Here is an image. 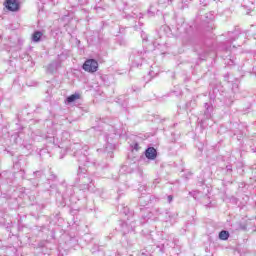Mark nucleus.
<instances>
[{"instance_id": "14", "label": "nucleus", "mask_w": 256, "mask_h": 256, "mask_svg": "<svg viewBox=\"0 0 256 256\" xmlns=\"http://www.w3.org/2000/svg\"><path fill=\"white\" fill-rule=\"evenodd\" d=\"M118 209H124V210L122 211V213H124L125 215H127V213L129 212V208H126V207L123 206V205H120V206L118 207Z\"/></svg>"}, {"instance_id": "10", "label": "nucleus", "mask_w": 256, "mask_h": 256, "mask_svg": "<svg viewBox=\"0 0 256 256\" xmlns=\"http://www.w3.org/2000/svg\"><path fill=\"white\" fill-rule=\"evenodd\" d=\"M229 231H227V230H222V231H220V233H219V239L221 240V241H227V239H229Z\"/></svg>"}, {"instance_id": "6", "label": "nucleus", "mask_w": 256, "mask_h": 256, "mask_svg": "<svg viewBox=\"0 0 256 256\" xmlns=\"http://www.w3.org/2000/svg\"><path fill=\"white\" fill-rule=\"evenodd\" d=\"M60 67H61V60L60 59L54 60L48 65L47 72L55 73V71H57V69H59Z\"/></svg>"}, {"instance_id": "29", "label": "nucleus", "mask_w": 256, "mask_h": 256, "mask_svg": "<svg viewBox=\"0 0 256 256\" xmlns=\"http://www.w3.org/2000/svg\"><path fill=\"white\" fill-rule=\"evenodd\" d=\"M63 135H69V133H67V132H64V133H63Z\"/></svg>"}, {"instance_id": "20", "label": "nucleus", "mask_w": 256, "mask_h": 256, "mask_svg": "<svg viewBox=\"0 0 256 256\" xmlns=\"http://www.w3.org/2000/svg\"><path fill=\"white\" fill-rule=\"evenodd\" d=\"M235 89H239V84L237 83L232 84V90L235 91Z\"/></svg>"}, {"instance_id": "22", "label": "nucleus", "mask_w": 256, "mask_h": 256, "mask_svg": "<svg viewBox=\"0 0 256 256\" xmlns=\"http://www.w3.org/2000/svg\"><path fill=\"white\" fill-rule=\"evenodd\" d=\"M41 174H42L41 171H36V172H34V175H39V177H41Z\"/></svg>"}, {"instance_id": "8", "label": "nucleus", "mask_w": 256, "mask_h": 256, "mask_svg": "<svg viewBox=\"0 0 256 256\" xmlns=\"http://www.w3.org/2000/svg\"><path fill=\"white\" fill-rule=\"evenodd\" d=\"M41 37H43V32L35 31L32 34V41H33V43H39V41H41Z\"/></svg>"}, {"instance_id": "2", "label": "nucleus", "mask_w": 256, "mask_h": 256, "mask_svg": "<svg viewBox=\"0 0 256 256\" xmlns=\"http://www.w3.org/2000/svg\"><path fill=\"white\" fill-rule=\"evenodd\" d=\"M74 157L77 158V161L78 163H80V165H83L84 167H87L89 165L90 158H89V152H87V147L74 152Z\"/></svg>"}, {"instance_id": "9", "label": "nucleus", "mask_w": 256, "mask_h": 256, "mask_svg": "<svg viewBox=\"0 0 256 256\" xmlns=\"http://www.w3.org/2000/svg\"><path fill=\"white\" fill-rule=\"evenodd\" d=\"M204 107L206 109L204 115H206L207 119H209V117H211V111H213V106H211L209 103H205Z\"/></svg>"}, {"instance_id": "5", "label": "nucleus", "mask_w": 256, "mask_h": 256, "mask_svg": "<svg viewBox=\"0 0 256 256\" xmlns=\"http://www.w3.org/2000/svg\"><path fill=\"white\" fill-rule=\"evenodd\" d=\"M4 5L8 11H19V2L17 0H5Z\"/></svg>"}, {"instance_id": "23", "label": "nucleus", "mask_w": 256, "mask_h": 256, "mask_svg": "<svg viewBox=\"0 0 256 256\" xmlns=\"http://www.w3.org/2000/svg\"><path fill=\"white\" fill-rule=\"evenodd\" d=\"M206 19H213V14H210V16L209 15H206Z\"/></svg>"}, {"instance_id": "19", "label": "nucleus", "mask_w": 256, "mask_h": 256, "mask_svg": "<svg viewBox=\"0 0 256 256\" xmlns=\"http://www.w3.org/2000/svg\"><path fill=\"white\" fill-rule=\"evenodd\" d=\"M167 203H173V195L167 196Z\"/></svg>"}, {"instance_id": "13", "label": "nucleus", "mask_w": 256, "mask_h": 256, "mask_svg": "<svg viewBox=\"0 0 256 256\" xmlns=\"http://www.w3.org/2000/svg\"><path fill=\"white\" fill-rule=\"evenodd\" d=\"M48 181H57V175H55L54 173H51L48 178Z\"/></svg>"}, {"instance_id": "24", "label": "nucleus", "mask_w": 256, "mask_h": 256, "mask_svg": "<svg viewBox=\"0 0 256 256\" xmlns=\"http://www.w3.org/2000/svg\"><path fill=\"white\" fill-rule=\"evenodd\" d=\"M154 187H157L159 185V182H153Z\"/></svg>"}, {"instance_id": "31", "label": "nucleus", "mask_w": 256, "mask_h": 256, "mask_svg": "<svg viewBox=\"0 0 256 256\" xmlns=\"http://www.w3.org/2000/svg\"><path fill=\"white\" fill-rule=\"evenodd\" d=\"M148 13H151V10H148Z\"/></svg>"}, {"instance_id": "15", "label": "nucleus", "mask_w": 256, "mask_h": 256, "mask_svg": "<svg viewBox=\"0 0 256 256\" xmlns=\"http://www.w3.org/2000/svg\"><path fill=\"white\" fill-rule=\"evenodd\" d=\"M137 91H141V88H139V87H137V86H132V87H131V92H132V93H135V92H137Z\"/></svg>"}, {"instance_id": "11", "label": "nucleus", "mask_w": 256, "mask_h": 256, "mask_svg": "<svg viewBox=\"0 0 256 256\" xmlns=\"http://www.w3.org/2000/svg\"><path fill=\"white\" fill-rule=\"evenodd\" d=\"M170 3H173V0H158V5L161 7H167Z\"/></svg>"}, {"instance_id": "27", "label": "nucleus", "mask_w": 256, "mask_h": 256, "mask_svg": "<svg viewBox=\"0 0 256 256\" xmlns=\"http://www.w3.org/2000/svg\"><path fill=\"white\" fill-rule=\"evenodd\" d=\"M166 215H169V217H172L170 212H167Z\"/></svg>"}, {"instance_id": "17", "label": "nucleus", "mask_w": 256, "mask_h": 256, "mask_svg": "<svg viewBox=\"0 0 256 256\" xmlns=\"http://www.w3.org/2000/svg\"><path fill=\"white\" fill-rule=\"evenodd\" d=\"M138 53V56H136V59H143V53H145V52H143V51H138L137 52Z\"/></svg>"}, {"instance_id": "32", "label": "nucleus", "mask_w": 256, "mask_h": 256, "mask_svg": "<svg viewBox=\"0 0 256 256\" xmlns=\"http://www.w3.org/2000/svg\"><path fill=\"white\" fill-rule=\"evenodd\" d=\"M231 170V168L228 167V171Z\"/></svg>"}, {"instance_id": "16", "label": "nucleus", "mask_w": 256, "mask_h": 256, "mask_svg": "<svg viewBox=\"0 0 256 256\" xmlns=\"http://www.w3.org/2000/svg\"><path fill=\"white\" fill-rule=\"evenodd\" d=\"M152 215L153 214H151V212H147V215L146 216H142V218L148 220V219H151Z\"/></svg>"}, {"instance_id": "26", "label": "nucleus", "mask_w": 256, "mask_h": 256, "mask_svg": "<svg viewBox=\"0 0 256 256\" xmlns=\"http://www.w3.org/2000/svg\"><path fill=\"white\" fill-rule=\"evenodd\" d=\"M94 9H95L96 11H99V9H101V7H97V6H96Z\"/></svg>"}, {"instance_id": "1", "label": "nucleus", "mask_w": 256, "mask_h": 256, "mask_svg": "<svg viewBox=\"0 0 256 256\" xmlns=\"http://www.w3.org/2000/svg\"><path fill=\"white\" fill-rule=\"evenodd\" d=\"M85 173H87V169L83 168L82 166H79L78 169V176L80 180V190L81 191H93V180L89 176H85Z\"/></svg>"}, {"instance_id": "4", "label": "nucleus", "mask_w": 256, "mask_h": 256, "mask_svg": "<svg viewBox=\"0 0 256 256\" xmlns=\"http://www.w3.org/2000/svg\"><path fill=\"white\" fill-rule=\"evenodd\" d=\"M144 155L149 161H155L157 159V149H155V147H148L145 150Z\"/></svg>"}, {"instance_id": "3", "label": "nucleus", "mask_w": 256, "mask_h": 256, "mask_svg": "<svg viewBox=\"0 0 256 256\" xmlns=\"http://www.w3.org/2000/svg\"><path fill=\"white\" fill-rule=\"evenodd\" d=\"M84 71H88V73H96L99 69V63L95 59L86 60L83 64Z\"/></svg>"}, {"instance_id": "18", "label": "nucleus", "mask_w": 256, "mask_h": 256, "mask_svg": "<svg viewBox=\"0 0 256 256\" xmlns=\"http://www.w3.org/2000/svg\"><path fill=\"white\" fill-rule=\"evenodd\" d=\"M158 249H160V253H165V244L158 246Z\"/></svg>"}, {"instance_id": "25", "label": "nucleus", "mask_w": 256, "mask_h": 256, "mask_svg": "<svg viewBox=\"0 0 256 256\" xmlns=\"http://www.w3.org/2000/svg\"><path fill=\"white\" fill-rule=\"evenodd\" d=\"M134 149H139V144H135Z\"/></svg>"}, {"instance_id": "30", "label": "nucleus", "mask_w": 256, "mask_h": 256, "mask_svg": "<svg viewBox=\"0 0 256 256\" xmlns=\"http://www.w3.org/2000/svg\"><path fill=\"white\" fill-rule=\"evenodd\" d=\"M207 6V3L204 4V7Z\"/></svg>"}, {"instance_id": "7", "label": "nucleus", "mask_w": 256, "mask_h": 256, "mask_svg": "<svg viewBox=\"0 0 256 256\" xmlns=\"http://www.w3.org/2000/svg\"><path fill=\"white\" fill-rule=\"evenodd\" d=\"M77 99H81V95L79 93L72 94L66 98V103L71 105V103H75Z\"/></svg>"}, {"instance_id": "28", "label": "nucleus", "mask_w": 256, "mask_h": 256, "mask_svg": "<svg viewBox=\"0 0 256 256\" xmlns=\"http://www.w3.org/2000/svg\"><path fill=\"white\" fill-rule=\"evenodd\" d=\"M50 1L53 2V4L55 5V3H56L55 0H50Z\"/></svg>"}, {"instance_id": "12", "label": "nucleus", "mask_w": 256, "mask_h": 256, "mask_svg": "<svg viewBox=\"0 0 256 256\" xmlns=\"http://www.w3.org/2000/svg\"><path fill=\"white\" fill-rule=\"evenodd\" d=\"M138 203L142 206L145 207V205H147L149 203V200H147V198H145V196H142L139 198Z\"/></svg>"}, {"instance_id": "21", "label": "nucleus", "mask_w": 256, "mask_h": 256, "mask_svg": "<svg viewBox=\"0 0 256 256\" xmlns=\"http://www.w3.org/2000/svg\"><path fill=\"white\" fill-rule=\"evenodd\" d=\"M96 251H99V246L95 245L93 248H92V253H96Z\"/></svg>"}]
</instances>
